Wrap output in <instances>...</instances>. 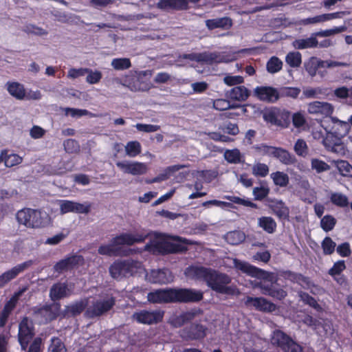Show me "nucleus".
Here are the masks:
<instances>
[{
    "label": "nucleus",
    "mask_w": 352,
    "mask_h": 352,
    "mask_svg": "<svg viewBox=\"0 0 352 352\" xmlns=\"http://www.w3.org/2000/svg\"><path fill=\"white\" fill-rule=\"evenodd\" d=\"M343 15L342 12H336L333 13L323 14L321 15L316 16L313 18L309 19V21L311 23H320L332 20L334 19L341 18Z\"/></svg>",
    "instance_id": "nucleus-44"
},
{
    "label": "nucleus",
    "mask_w": 352,
    "mask_h": 352,
    "mask_svg": "<svg viewBox=\"0 0 352 352\" xmlns=\"http://www.w3.org/2000/svg\"><path fill=\"white\" fill-rule=\"evenodd\" d=\"M262 115L263 120L272 125L287 128L290 124V112L284 109L276 107L266 108Z\"/></svg>",
    "instance_id": "nucleus-6"
},
{
    "label": "nucleus",
    "mask_w": 352,
    "mask_h": 352,
    "mask_svg": "<svg viewBox=\"0 0 352 352\" xmlns=\"http://www.w3.org/2000/svg\"><path fill=\"white\" fill-rule=\"evenodd\" d=\"M323 253L325 255H330L335 251L336 243L329 236H326L321 243Z\"/></svg>",
    "instance_id": "nucleus-55"
},
{
    "label": "nucleus",
    "mask_w": 352,
    "mask_h": 352,
    "mask_svg": "<svg viewBox=\"0 0 352 352\" xmlns=\"http://www.w3.org/2000/svg\"><path fill=\"white\" fill-rule=\"evenodd\" d=\"M164 312L161 310H141L133 314L132 319L138 323L144 324H157L162 321Z\"/></svg>",
    "instance_id": "nucleus-13"
},
{
    "label": "nucleus",
    "mask_w": 352,
    "mask_h": 352,
    "mask_svg": "<svg viewBox=\"0 0 352 352\" xmlns=\"http://www.w3.org/2000/svg\"><path fill=\"white\" fill-rule=\"evenodd\" d=\"M204 298L200 290L187 288L159 289L148 294V300L153 303L198 302Z\"/></svg>",
    "instance_id": "nucleus-2"
},
{
    "label": "nucleus",
    "mask_w": 352,
    "mask_h": 352,
    "mask_svg": "<svg viewBox=\"0 0 352 352\" xmlns=\"http://www.w3.org/2000/svg\"><path fill=\"white\" fill-rule=\"evenodd\" d=\"M298 296L300 300L306 305H308L311 307L314 308L318 311L322 310L321 306L318 303L317 300L311 295L305 292H300Z\"/></svg>",
    "instance_id": "nucleus-40"
},
{
    "label": "nucleus",
    "mask_w": 352,
    "mask_h": 352,
    "mask_svg": "<svg viewBox=\"0 0 352 352\" xmlns=\"http://www.w3.org/2000/svg\"><path fill=\"white\" fill-rule=\"evenodd\" d=\"M258 226L268 234L274 233L277 228V223L272 217H261L258 218Z\"/></svg>",
    "instance_id": "nucleus-35"
},
{
    "label": "nucleus",
    "mask_w": 352,
    "mask_h": 352,
    "mask_svg": "<svg viewBox=\"0 0 352 352\" xmlns=\"http://www.w3.org/2000/svg\"><path fill=\"white\" fill-rule=\"evenodd\" d=\"M24 291L25 289H22L15 292L14 295L10 298V300L6 302L2 310L11 314L12 311L16 306L19 297L21 296Z\"/></svg>",
    "instance_id": "nucleus-43"
},
{
    "label": "nucleus",
    "mask_w": 352,
    "mask_h": 352,
    "mask_svg": "<svg viewBox=\"0 0 352 352\" xmlns=\"http://www.w3.org/2000/svg\"><path fill=\"white\" fill-rule=\"evenodd\" d=\"M208 328L201 322H190L179 331V337L185 341H201L207 336Z\"/></svg>",
    "instance_id": "nucleus-7"
},
{
    "label": "nucleus",
    "mask_w": 352,
    "mask_h": 352,
    "mask_svg": "<svg viewBox=\"0 0 352 352\" xmlns=\"http://www.w3.org/2000/svg\"><path fill=\"white\" fill-rule=\"evenodd\" d=\"M226 238L229 243L237 245L243 241L244 236L239 231H234L228 232Z\"/></svg>",
    "instance_id": "nucleus-60"
},
{
    "label": "nucleus",
    "mask_w": 352,
    "mask_h": 352,
    "mask_svg": "<svg viewBox=\"0 0 352 352\" xmlns=\"http://www.w3.org/2000/svg\"><path fill=\"white\" fill-rule=\"evenodd\" d=\"M84 257L80 254H72L60 260L54 265V272L61 274L71 271L84 264Z\"/></svg>",
    "instance_id": "nucleus-11"
},
{
    "label": "nucleus",
    "mask_w": 352,
    "mask_h": 352,
    "mask_svg": "<svg viewBox=\"0 0 352 352\" xmlns=\"http://www.w3.org/2000/svg\"><path fill=\"white\" fill-rule=\"evenodd\" d=\"M273 157L278 160L280 163L285 165H292L296 162V157L287 150L281 147L276 148Z\"/></svg>",
    "instance_id": "nucleus-33"
},
{
    "label": "nucleus",
    "mask_w": 352,
    "mask_h": 352,
    "mask_svg": "<svg viewBox=\"0 0 352 352\" xmlns=\"http://www.w3.org/2000/svg\"><path fill=\"white\" fill-rule=\"evenodd\" d=\"M87 306V300L82 299L75 301L72 304L65 307V312L67 314L75 317L80 315Z\"/></svg>",
    "instance_id": "nucleus-34"
},
{
    "label": "nucleus",
    "mask_w": 352,
    "mask_h": 352,
    "mask_svg": "<svg viewBox=\"0 0 352 352\" xmlns=\"http://www.w3.org/2000/svg\"><path fill=\"white\" fill-rule=\"evenodd\" d=\"M224 199L230 201V203H232L233 205L234 204L241 205L247 207H250L252 208H257V204L252 202L251 201L246 200L244 199H242L239 197L236 196H231V195H225L223 197Z\"/></svg>",
    "instance_id": "nucleus-48"
},
{
    "label": "nucleus",
    "mask_w": 352,
    "mask_h": 352,
    "mask_svg": "<svg viewBox=\"0 0 352 352\" xmlns=\"http://www.w3.org/2000/svg\"><path fill=\"white\" fill-rule=\"evenodd\" d=\"M283 67V62L276 56H272L267 63V70L270 74L278 72Z\"/></svg>",
    "instance_id": "nucleus-49"
},
{
    "label": "nucleus",
    "mask_w": 352,
    "mask_h": 352,
    "mask_svg": "<svg viewBox=\"0 0 352 352\" xmlns=\"http://www.w3.org/2000/svg\"><path fill=\"white\" fill-rule=\"evenodd\" d=\"M259 287L263 294L278 300L284 299L287 295L286 291L273 283L261 284Z\"/></svg>",
    "instance_id": "nucleus-26"
},
{
    "label": "nucleus",
    "mask_w": 352,
    "mask_h": 352,
    "mask_svg": "<svg viewBox=\"0 0 352 352\" xmlns=\"http://www.w3.org/2000/svg\"><path fill=\"white\" fill-rule=\"evenodd\" d=\"M90 204L85 205L69 200H62L60 204V210L62 214L68 212L87 214L90 211Z\"/></svg>",
    "instance_id": "nucleus-23"
},
{
    "label": "nucleus",
    "mask_w": 352,
    "mask_h": 352,
    "mask_svg": "<svg viewBox=\"0 0 352 352\" xmlns=\"http://www.w3.org/2000/svg\"><path fill=\"white\" fill-rule=\"evenodd\" d=\"M6 88L8 93L17 100H23L25 98V89L24 85L18 82H8Z\"/></svg>",
    "instance_id": "nucleus-31"
},
{
    "label": "nucleus",
    "mask_w": 352,
    "mask_h": 352,
    "mask_svg": "<svg viewBox=\"0 0 352 352\" xmlns=\"http://www.w3.org/2000/svg\"><path fill=\"white\" fill-rule=\"evenodd\" d=\"M166 272L164 270H152L151 273V278L152 282L154 283L165 284L168 282L166 278Z\"/></svg>",
    "instance_id": "nucleus-51"
},
{
    "label": "nucleus",
    "mask_w": 352,
    "mask_h": 352,
    "mask_svg": "<svg viewBox=\"0 0 352 352\" xmlns=\"http://www.w3.org/2000/svg\"><path fill=\"white\" fill-rule=\"evenodd\" d=\"M252 173L256 177H266L269 173V167L264 163H257L252 168Z\"/></svg>",
    "instance_id": "nucleus-59"
},
{
    "label": "nucleus",
    "mask_w": 352,
    "mask_h": 352,
    "mask_svg": "<svg viewBox=\"0 0 352 352\" xmlns=\"http://www.w3.org/2000/svg\"><path fill=\"white\" fill-rule=\"evenodd\" d=\"M142 151L141 144L138 141L129 142L125 146V151L129 157H135L138 155Z\"/></svg>",
    "instance_id": "nucleus-47"
},
{
    "label": "nucleus",
    "mask_w": 352,
    "mask_h": 352,
    "mask_svg": "<svg viewBox=\"0 0 352 352\" xmlns=\"http://www.w3.org/2000/svg\"><path fill=\"white\" fill-rule=\"evenodd\" d=\"M202 310L199 308L192 309L188 311H182L179 314H173L168 319V323L173 328H180L184 324H188L193 321L196 316L202 314Z\"/></svg>",
    "instance_id": "nucleus-12"
},
{
    "label": "nucleus",
    "mask_w": 352,
    "mask_h": 352,
    "mask_svg": "<svg viewBox=\"0 0 352 352\" xmlns=\"http://www.w3.org/2000/svg\"><path fill=\"white\" fill-rule=\"evenodd\" d=\"M266 206L272 211L277 218L280 221L289 220V208L286 206L285 203L279 199L267 198Z\"/></svg>",
    "instance_id": "nucleus-20"
},
{
    "label": "nucleus",
    "mask_w": 352,
    "mask_h": 352,
    "mask_svg": "<svg viewBox=\"0 0 352 352\" xmlns=\"http://www.w3.org/2000/svg\"><path fill=\"white\" fill-rule=\"evenodd\" d=\"M184 57L185 58H188L191 60L205 63L209 65L220 63L221 61V58L220 55L216 52H203L198 54L192 53L185 54Z\"/></svg>",
    "instance_id": "nucleus-24"
},
{
    "label": "nucleus",
    "mask_w": 352,
    "mask_h": 352,
    "mask_svg": "<svg viewBox=\"0 0 352 352\" xmlns=\"http://www.w3.org/2000/svg\"><path fill=\"white\" fill-rule=\"evenodd\" d=\"M245 305H252L256 310L266 313L273 312L277 309L276 305L263 297L248 296Z\"/></svg>",
    "instance_id": "nucleus-22"
},
{
    "label": "nucleus",
    "mask_w": 352,
    "mask_h": 352,
    "mask_svg": "<svg viewBox=\"0 0 352 352\" xmlns=\"http://www.w3.org/2000/svg\"><path fill=\"white\" fill-rule=\"evenodd\" d=\"M186 276L204 281L207 286L217 294L235 296L239 292L235 285H229L232 278L227 274L204 266L190 265L184 272Z\"/></svg>",
    "instance_id": "nucleus-1"
},
{
    "label": "nucleus",
    "mask_w": 352,
    "mask_h": 352,
    "mask_svg": "<svg viewBox=\"0 0 352 352\" xmlns=\"http://www.w3.org/2000/svg\"><path fill=\"white\" fill-rule=\"evenodd\" d=\"M224 157L229 163L238 164L241 162V153L237 148L226 150Z\"/></svg>",
    "instance_id": "nucleus-56"
},
{
    "label": "nucleus",
    "mask_w": 352,
    "mask_h": 352,
    "mask_svg": "<svg viewBox=\"0 0 352 352\" xmlns=\"http://www.w3.org/2000/svg\"><path fill=\"white\" fill-rule=\"evenodd\" d=\"M250 95L251 91L244 85L235 86L226 94L230 100L241 102L246 101Z\"/></svg>",
    "instance_id": "nucleus-27"
},
{
    "label": "nucleus",
    "mask_w": 352,
    "mask_h": 352,
    "mask_svg": "<svg viewBox=\"0 0 352 352\" xmlns=\"http://www.w3.org/2000/svg\"><path fill=\"white\" fill-rule=\"evenodd\" d=\"M284 274L285 278L292 282L297 283L298 284H308L309 283V278L301 274L295 273L291 271H286Z\"/></svg>",
    "instance_id": "nucleus-53"
},
{
    "label": "nucleus",
    "mask_w": 352,
    "mask_h": 352,
    "mask_svg": "<svg viewBox=\"0 0 352 352\" xmlns=\"http://www.w3.org/2000/svg\"><path fill=\"white\" fill-rule=\"evenodd\" d=\"M303 96L307 98H320V96L328 95V89L321 87H308L303 90Z\"/></svg>",
    "instance_id": "nucleus-36"
},
{
    "label": "nucleus",
    "mask_w": 352,
    "mask_h": 352,
    "mask_svg": "<svg viewBox=\"0 0 352 352\" xmlns=\"http://www.w3.org/2000/svg\"><path fill=\"white\" fill-rule=\"evenodd\" d=\"M271 343L273 346L280 348L283 352H303V348L300 344L280 329L273 331Z\"/></svg>",
    "instance_id": "nucleus-5"
},
{
    "label": "nucleus",
    "mask_w": 352,
    "mask_h": 352,
    "mask_svg": "<svg viewBox=\"0 0 352 352\" xmlns=\"http://www.w3.org/2000/svg\"><path fill=\"white\" fill-rule=\"evenodd\" d=\"M336 167L340 173L347 177H352V165L346 160H337L336 162Z\"/></svg>",
    "instance_id": "nucleus-42"
},
{
    "label": "nucleus",
    "mask_w": 352,
    "mask_h": 352,
    "mask_svg": "<svg viewBox=\"0 0 352 352\" xmlns=\"http://www.w3.org/2000/svg\"><path fill=\"white\" fill-rule=\"evenodd\" d=\"M271 177L274 184L280 187H285L289 182V178L287 174L281 171L272 173L271 174Z\"/></svg>",
    "instance_id": "nucleus-39"
},
{
    "label": "nucleus",
    "mask_w": 352,
    "mask_h": 352,
    "mask_svg": "<svg viewBox=\"0 0 352 352\" xmlns=\"http://www.w3.org/2000/svg\"><path fill=\"white\" fill-rule=\"evenodd\" d=\"M294 149L296 155L305 157L309 152V148L306 142L302 139H298L296 142Z\"/></svg>",
    "instance_id": "nucleus-57"
},
{
    "label": "nucleus",
    "mask_w": 352,
    "mask_h": 352,
    "mask_svg": "<svg viewBox=\"0 0 352 352\" xmlns=\"http://www.w3.org/2000/svg\"><path fill=\"white\" fill-rule=\"evenodd\" d=\"M187 167L186 165L183 164H175L173 166H168L165 168L163 173L159 174L157 176L153 178L148 183H158L162 181L168 179L174 173Z\"/></svg>",
    "instance_id": "nucleus-32"
},
{
    "label": "nucleus",
    "mask_w": 352,
    "mask_h": 352,
    "mask_svg": "<svg viewBox=\"0 0 352 352\" xmlns=\"http://www.w3.org/2000/svg\"><path fill=\"white\" fill-rule=\"evenodd\" d=\"M140 263L133 260L116 261L109 267L111 276L116 280L133 276L138 272Z\"/></svg>",
    "instance_id": "nucleus-4"
},
{
    "label": "nucleus",
    "mask_w": 352,
    "mask_h": 352,
    "mask_svg": "<svg viewBox=\"0 0 352 352\" xmlns=\"http://www.w3.org/2000/svg\"><path fill=\"white\" fill-rule=\"evenodd\" d=\"M308 112L311 114H321L330 116L333 112V107L326 102L314 101L308 104Z\"/></svg>",
    "instance_id": "nucleus-25"
},
{
    "label": "nucleus",
    "mask_w": 352,
    "mask_h": 352,
    "mask_svg": "<svg viewBox=\"0 0 352 352\" xmlns=\"http://www.w3.org/2000/svg\"><path fill=\"white\" fill-rule=\"evenodd\" d=\"M67 349L61 338L54 336L50 340L47 352H67Z\"/></svg>",
    "instance_id": "nucleus-37"
},
{
    "label": "nucleus",
    "mask_w": 352,
    "mask_h": 352,
    "mask_svg": "<svg viewBox=\"0 0 352 352\" xmlns=\"http://www.w3.org/2000/svg\"><path fill=\"white\" fill-rule=\"evenodd\" d=\"M234 263L236 269L252 277L259 279H267L269 277V273L267 272L250 265L248 262L234 259Z\"/></svg>",
    "instance_id": "nucleus-19"
},
{
    "label": "nucleus",
    "mask_w": 352,
    "mask_h": 352,
    "mask_svg": "<svg viewBox=\"0 0 352 352\" xmlns=\"http://www.w3.org/2000/svg\"><path fill=\"white\" fill-rule=\"evenodd\" d=\"M296 48L302 50L317 47L318 42L315 37H310L305 39L296 40Z\"/></svg>",
    "instance_id": "nucleus-52"
},
{
    "label": "nucleus",
    "mask_w": 352,
    "mask_h": 352,
    "mask_svg": "<svg viewBox=\"0 0 352 352\" xmlns=\"http://www.w3.org/2000/svg\"><path fill=\"white\" fill-rule=\"evenodd\" d=\"M34 336V328L30 325L27 317L22 319L19 327V342L23 350H25Z\"/></svg>",
    "instance_id": "nucleus-18"
},
{
    "label": "nucleus",
    "mask_w": 352,
    "mask_h": 352,
    "mask_svg": "<svg viewBox=\"0 0 352 352\" xmlns=\"http://www.w3.org/2000/svg\"><path fill=\"white\" fill-rule=\"evenodd\" d=\"M331 202L340 208L347 207L349 204L348 197L341 192H333L330 196Z\"/></svg>",
    "instance_id": "nucleus-38"
},
{
    "label": "nucleus",
    "mask_w": 352,
    "mask_h": 352,
    "mask_svg": "<svg viewBox=\"0 0 352 352\" xmlns=\"http://www.w3.org/2000/svg\"><path fill=\"white\" fill-rule=\"evenodd\" d=\"M115 245H113L112 242L111 244L102 245L98 249V252L100 255L104 256H117L118 254L119 248H114Z\"/></svg>",
    "instance_id": "nucleus-54"
},
{
    "label": "nucleus",
    "mask_w": 352,
    "mask_h": 352,
    "mask_svg": "<svg viewBox=\"0 0 352 352\" xmlns=\"http://www.w3.org/2000/svg\"><path fill=\"white\" fill-rule=\"evenodd\" d=\"M149 235L150 233L144 230L136 232L134 234L122 233L113 237L111 242L116 246L124 245L131 246L135 243L144 242Z\"/></svg>",
    "instance_id": "nucleus-10"
},
{
    "label": "nucleus",
    "mask_w": 352,
    "mask_h": 352,
    "mask_svg": "<svg viewBox=\"0 0 352 352\" xmlns=\"http://www.w3.org/2000/svg\"><path fill=\"white\" fill-rule=\"evenodd\" d=\"M336 219L331 214L324 215L320 220V227L326 232L332 230L336 224Z\"/></svg>",
    "instance_id": "nucleus-45"
},
{
    "label": "nucleus",
    "mask_w": 352,
    "mask_h": 352,
    "mask_svg": "<svg viewBox=\"0 0 352 352\" xmlns=\"http://www.w3.org/2000/svg\"><path fill=\"white\" fill-rule=\"evenodd\" d=\"M311 164L312 169L316 170L318 173L328 170L330 168L327 163L316 158L311 160Z\"/></svg>",
    "instance_id": "nucleus-61"
},
{
    "label": "nucleus",
    "mask_w": 352,
    "mask_h": 352,
    "mask_svg": "<svg viewBox=\"0 0 352 352\" xmlns=\"http://www.w3.org/2000/svg\"><path fill=\"white\" fill-rule=\"evenodd\" d=\"M116 166L123 173L133 175H144L147 171V166L144 163L139 162H117Z\"/></svg>",
    "instance_id": "nucleus-21"
},
{
    "label": "nucleus",
    "mask_w": 352,
    "mask_h": 352,
    "mask_svg": "<svg viewBox=\"0 0 352 352\" xmlns=\"http://www.w3.org/2000/svg\"><path fill=\"white\" fill-rule=\"evenodd\" d=\"M16 218L20 224L27 228H41L45 226L42 212L38 210L23 208L17 212Z\"/></svg>",
    "instance_id": "nucleus-8"
},
{
    "label": "nucleus",
    "mask_w": 352,
    "mask_h": 352,
    "mask_svg": "<svg viewBox=\"0 0 352 352\" xmlns=\"http://www.w3.org/2000/svg\"><path fill=\"white\" fill-rule=\"evenodd\" d=\"M148 74L151 75V71H141L139 72L138 76L126 78L122 85L128 87L132 91H147L152 87V86L150 83L141 82L140 79Z\"/></svg>",
    "instance_id": "nucleus-16"
},
{
    "label": "nucleus",
    "mask_w": 352,
    "mask_h": 352,
    "mask_svg": "<svg viewBox=\"0 0 352 352\" xmlns=\"http://www.w3.org/2000/svg\"><path fill=\"white\" fill-rule=\"evenodd\" d=\"M206 25L210 30L220 28L224 30H229L232 25V21L228 16L207 19Z\"/></svg>",
    "instance_id": "nucleus-28"
},
{
    "label": "nucleus",
    "mask_w": 352,
    "mask_h": 352,
    "mask_svg": "<svg viewBox=\"0 0 352 352\" xmlns=\"http://www.w3.org/2000/svg\"><path fill=\"white\" fill-rule=\"evenodd\" d=\"M23 31L30 34H34L38 36L45 35L47 32L42 28L37 27L32 24H28L23 28Z\"/></svg>",
    "instance_id": "nucleus-63"
},
{
    "label": "nucleus",
    "mask_w": 352,
    "mask_h": 352,
    "mask_svg": "<svg viewBox=\"0 0 352 352\" xmlns=\"http://www.w3.org/2000/svg\"><path fill=\"white\" fill-rule=\"evenodd\" d=\"M172 240L178 243L168 241L166 240H160L154 241L153 243H147L145 245V250H153L162 255L170 254L185 253L188 250L187 245H193L194 242L186 238L179 236H170Z\"/></svg>",
    "instance_id": "nucleus-3"
},
{
    "label": "nucleus",
    "mask_w": 352,
    "mask_h": 352,
    "mask_svg": "<svg viewBox=\"0 0 352 352\" xmlns=\"http://www.w3.org/2000/svg\"><path fill=\"white\" fill-rule=\"evenodd\" d=\"M111 66L116 70H125L131 67V63L128 58H116L112 60Z\"/></svg>",
    "instance_id": "nucleus-50"
},
{
    "label": "nucleus",
    "mask_w": 352,
    "mask_h": 352,
    "mask_svg": "<svg viewBox=\"0 0 352 352\" xmlns=\"http://www.w3.org/2000/svg\"><path fill=\"white\" fill-rule=\"evenodd\" d=\"M68 296V287L66 283H54L50 290V297L54 302Z\"/></svg>",
    "instance_id": "nucleus-29"
},
{
    "label": "nucleus",
    "mask_w": 352,
    "mask_h": 352,
    "mask_svg": "<svg viewBox=\"0 0 352 352\" xmlns=\"http://www.w3.org/2000/svg\"><path fill=\"white\" fill-rule=\"evenodd\" d=\"M320 65V61L316 57L310 58L304 63L306 72L311 76H315Z\"/></svg>",
    "instance_id": "nucleus-41"
},
{
    "label": "nucleus",
    "mask_w": 352,
    "mask_h": 352,
    "mask_svg": "<svg viewBox=\"0 0 352 352\" xmlns=\"http://www.w3.org/2000/svg\"><path fill=\"white\" fill-rule=\"evenodd\" d=\"M325 130L326 135L323 137L322 142L325 148L329 151L339 140V138L334 133L327 131L326 129Z\"/></svg>",
    "instance_id": "nucleus-58"
},
{
    "label": "nucleus",
    "mask_w": 352,
    "mask_h": 352,
    "mask_svg": "<svg viewBox=\"0 0 352 352\" xmlns=\"http://www.w3.org/2000/svg\"><path fill=\"white\" fill-rule=\"evenodd\" d=\"M60 310L58 302L45 304L33 308V316L40 324H47L57 318Z\"/></svg>",
    "instance_id": "nucleus-9"
},
{
    "label": "nucleus",
    "mask_w": 352,
    "mask_h": 352,
    "mask_svg": "<svg viewBox=\"0 0 352 352\" xmlns=\"http://www.w3.org/2000/svg\"><path fill=\"white\" fill-rule=\"evenodd\" d=\"M7 149L2 150L0 153V163L4 162L6 166L11 168L21 164L23 158L18 154L8 153Z\"/></svg>",
    "instance_id": "nucleus-30"
},
{
    "label": "nucleus",
    "mask_w": 352,
    "mask_h": 352,
    "mask_svg": "<svg viewBox=\"0 0 352 352\" xmlns=\"http://www.w3.org/2000/svg\"><path fill=\"white\" fill-rule=\"evenodd\" d=\"M116 305V298L113 296L104 300H96L86 311L89 318L98 317L110 311Z\"/></svg>",
    "instance_id": "nucleus-15"
},
{
    "label": "nucleus",
    "mask_w": 352,
    "mask_h": 352,
    "mask_svg": "<svg viewBox=\"0 0 352 352\" xmlns=\"http://www.w3.org/2000/svg\"><path fill=\"white\" fill-rule=\"evenodd\" d=\"M34 263L32 260H28L15 265L10 270L6 271L0 275V288L3 287L12 280L16 278L19 274L30 267Z\"/></svg>",
    "instance_id": "nucleus-17"
},
{
    "label": "nucleus",
    "mask_w": 352,
    "mask_h": 352,
    "mask_svg": "<svg viewBox=\"0 0 352 352\" xmlns=\"http://www.w3.org/2000/svg\"><path fill=\"white\" fill-rule=\"evenodd\" d=\"M63 146L65 151L68 153H77L80 149L78 142L74 139H67L64 141Z\"/></svg>",
    "instance_id": "nucleus-62"
},
{
    "label": "nucleus",
    "mask_w": 352,
    "mask_h": 352,
    "mask_svg": "<svg viewBox=\"0 0 352 352\" xmlns=\"http://www.w3.org/2000/svg\"><path fill=\"white\" fill-rule=\"evenodd\" d=\"M286 63L292 67H298L302 63V56L299 52H289L285 57Z\"/></svg>",
    "instance_id": "nucleus-46"
},
{
    "label": "nucleus",
    "mask_w": 352,
    "mask_h": 352,
    "mask_svg": "<svg viewBox=\"0 0 352 352\" xmlns=\"http://www.w3.org/2000/svg\"><path fill=\"white\" fill-rule=\"evenodd\" d=\"M346 269L345 262L343 260L336 262L333 267L329 269V274L334 277L335 276L340 275Z\"/></svg>",
    "instance_id": "nucleus-64"
},
{
    "label": "nucleus",
    "mask_w": 352,
    "mask_h": 352,
    "mask_svg": "<svg viewBox=\"0 0 352 352\" xmlns=\"http://www.w3.org/2000/svg\"><path fill=\"white\" fill-rule=\"evenodd\" d=\"M253 95L260 101L267 103H275L280 96L278 89L271 86H257L254 89Z\"/></svg>",
    "instance_id": "nucleus-14"
}]
</instances>
